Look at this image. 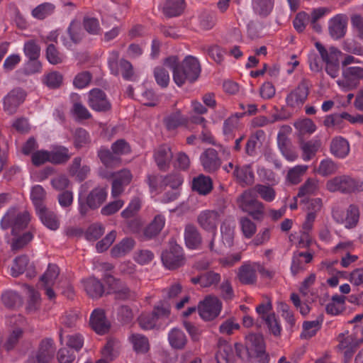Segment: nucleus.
<instances>
[{"label":"nucleus","instance_id":"f257e3e1","mask_svg":"<svg viewBox=\"0 0 363 363\" xmlns=\"http://www.w3.org/2000/svg\"><path fill=\"white\" fill-rule=\"evenodd\" d=\"M164 65L173 72V79L178 86L183 85L186 81L194 82L201 72V65L199 60L193 56H186L179 63L178 57L171 56L164 60Z\"/></svg>","mask_w":363,"mask_h":363},{"label":"nucleus","instance_id":"f03ea898","mask_svg":"<svg viewBox=\"0 0 363 363\" xmlns=\"http://www.w3.org/2000/svg\"><path fill=\"white\" fill-rule=\"evenodd\" d=\"M2 230L11 229V247L16 251L23 247V212L19 207H11L0 220Z\"/></svg>","mask_w":363,"mask_h":363},{"label":"nucleus","instance_id":"7ed1b4c3","mask_svg":"<svg viewBox=\"0 0 363 363\" xmlns=\"http://www.w3.org/2000/svg\"><path fill=\"white\" fill-rule=\"evenodd\" d=\"M239 208L255 220L262 221L265 216V207L259 201L257 195L248 189L244 191L237 199Z\"/></svg>","mask_w":363,"mask_h":363},{"label":"nucleus","instance_id":"20e7f679","mask_svg":"<svg viewBox=\"0 0 363 363\" xmlns=\"http://www.w3.org/2000/svg\"><path fill=\"white\" fill-rule=\"evenodd\" d=\"M40 46L35 40H30L24 43V74L32 75L40 72Z\"/></svg>","mask_w":363,"mask_h":363},{"label":"nucleus","instance_id":"39448f33","mask_svg":"<svg viewBox=\"0 0 363 363\" xmlns=\"http://www.w3.org/2000/svg\"><path fill=\"white\" fill-rule=\"evenodd\" d=\"M104 281L107 286V293L113 294L116 300L125 301L136 299V292L130 289L121 279L114 277L111 274H106Z\"/></svg>","mask_w":363,"mask_h":363},{"label":"nucleus","instance_id":"423d86ee","mask_svg":"<svg viewBox=\"0 0 363 363\" xmlns=\"http://www.w3.org/2000/svg\"><path fill=\"white\" fill-rule=\"evenodd\" d=\"M55 341L52 337L42 339L36 352L28 354L26 363H50L55 355Z\"/></svg>","mask_w":363,"mask_h":363},{"label":"nucleus","instance_id":"0eeeda50","mask_svg":"<svg viewBox=\"0 0 363 363\" xmlns=\"http://www.w3.org/2000/svg\"><path fill=\"white\" fill-rule=\"evenodd\" d=\"M246 348L249 354L258 359L259 363H269V356L266 352V345L262 335L252 333L247 336Z\"/></svg>","mask_w":363,"mask_h":363},{"label":"nucleus","instance_id":"6e6552de","mask_svg":"<svg viewBox=\"0 0 363 363\" xmlns=\"http://www.w3.org/2000/svg\"><path fill=\"white\" fill-rule=\"evenodd\" d=\"M163 264L169 269H175L184 264V255L182 247L174 241L169 242V249L162 253Z\"/></svg>","mask_w":363,"mask_h":363},{"label":"nucleus","instance_id":"1a4fd4ad","mask_svg":"<svg viewBox=\"0 0 363 363\" xmlns=\"http://www.w3.org/2000/svg\"><path fill=\"white\" fill-rule=\"evenodd\" d=\"M107 192L105 188L96 187L87 195L86 201H79V212L85 216L89 209L95 210L99 208L106 201Z\"/></svg>","mask_w":363,"mask_h":363},{"label":"nucleus","instance_id":"9d476101","mask_svg":"<svg viewBox=\"0 0 363 363\" xmlns=\"http://www.w3.org/2000/svg\"><path fill=\"white\" fill-rule=\"evenodd\" d=\"M326 189L330 192L352 193L359 189V182L350 176L342 175L328 180Z\"/></svg>","mask_w":363,"mask_h":363},{"label":"nucleus","instance_id":"9b49d317","mask_svg":"<svg viewBox=\"0 0 363 363\" xmlns=\"http://www.w3.org/2000/svg\"><path fill=\"white\" fill-rule=\"evenodd\" d=\"M359 216V208L354 204L350 205L346 212L339 208H334L333 211V217L335 221L344 225L348 229L354 228L357 226Z\"/></svg>","mask_w":363,"mask_h":363},{"label":"nucleus","instance_id":"f8f14e48","mask_svg":"<svg viewBox=\"0 0 363 363\" xmlns=\"http://www.w3.org/2000/svg\"><path fill=\"white\" fill-rule=\"evenodd\" d=\"M59 274V267L55 264H49L45 272L40 277V289L45 291L50 300H53L56 297L53 288Z\"/></svg>","mask_w":363,"mask_h":363},{"label":"nucleus","instance_id":"ddd939ff","mask_svg":"<svg viewBox=\"0 0 363 363\" xmlns=\"http://www.w3.org/2000/svg\"><path fill=\"white\" fill-rule=\"evenodd\" d=\"M221 308L222 303L218 297L208 296L199 304L198 309L203 319L211 320L219 315Z\"/></svg>","mask_w":363,"mask_h":363},{"label":"nucleus","instance_id":"4468645a","mask_svg":"<svg viewBox=\"0 0 363 363\" xmlns=\"http://www.w3.org/2000/svg\"><path fill=\"white\" fill-rule=\"evenodd\" d=\"M308 94V82L303 79L287 96L286 99V104L290 107L299 108L305 103Z\"/></svg>","mask_w":363,"mask_h":363},{"label":"nucleus","instance_id":"2eb2a0df","mask_svg":"<svg viewBox=\"0 0 363 363\" xmlns=\"http://www.w3.org/2000/svg\"><path fill=\"white\" fill-rule=\"evenodd\" d=\"M68 174L78 182H82L89 176L91 167L83 162L82 157H75L67 168Z\"/></svg>","mask_w":363,"mask_h":363},{"label":"nucleus","instance_id":"dca6fc26","mask_svg":"<svg viewBox=\"0 0 363 363\" xmlns=\"http://www.w3.org/2000/svg\"><path fill=\"white\" fill-rule=\"evenodd\" d=\"M23 103V90L16 88L11 90L3 99L4 110L9 115L17 113Z\"/></svg>","mask_w":363,"mask_h":363},{"label":"nucleus","instance_id":"f3484780","mask_svg":"<svg viewBox=\"0 0 363 363\" xmlns=\"http://www.w3.org/2000/svg\"><path fill=\"white\" fill-rule=\"evenodd\" d=\"M88 104L96 111H108L111 104L107 99L106 94L100 89H93L89 93Z\"/></svg>","mask_w":363,"mask_h":363},{"label":"nucleus","instance_id":"a211bd4d","mask_svg":"<svg viewBox=\"0 0 363 363\" xmlns=\"http://www.w3.org/2000/svg\"><path fill=\"white\" fill-rule=\"evenodd\" d=\"M154 159L160 170H168L173 159L171 147L167 145H160L155 151Z\"/></svg>","mask_w":363,"mask_h":363},{"label":"nucleus","instance_id":"6ab92c4d","mask_svg":"<svg viewBox=\"0 0 363 363\" xmlns=\"http://www.w3.org/2000/svg\"><path fill=\"white\" fill-rule=\"evenodd\" d=\"M201 162L203 169L209 173L215 172L221 165L218 152L213 148H208L204 151L201 156Z\"/></svg>","mask_w":363,"mask_h":363},{"label":"nucleus","instance_id":"aec40b11","mask_svg":"<svg viewBox=\"0 0 363 363\" xmlns=\"http://www.w3.org/2000/svg\"><path fill=\"white\" fill-rule=\"evenodd\" d=\"M302 202L306 203V210L308 211L306 220L303 224V228L306 230H311L316 217V213L320 211L322 208V200L320 199L316 198L307 200L306 201L303 200Z\"/></svg>","mask_w":363,"mask_h":363},{"label":"nucleus","instance_id":"412c9836","mask_svg":"<svg viewBox=\"0 0 363 363\" xmlns=\"http://www.w3.org/2000/svg\"><path fill=\"white\" fill-rule=\"evenodd\" d=\"M186 246L189 249H197L202 243V237L197 227L192 223L185 225L183 233Z\"/></svg>","mask_w":363,"mask_h":363},{"label":"nucleus","instance_id":"4be33fe9","mask_svg":"<svg viewBox=\"0 0 363 363\" xmlns=\"http://www.w3.org/2000/svg\"><path fill=\"white\" fill-rule=\"evenodd\" d=\"M90 325L98 334H105L108 331L110 323L106 318L104 310L98 308L92 312L90 318Z\"/></svg>","mask_w":363,"mask_h":363},{"label":"nucleus","instance_id":"5701e85b","mask_svg":"<svg viewBox=\"0 0 363 363\" xmlns=\"http://www.w3.org/2000/svg\"><path fill=\"white\" fill-rule=\"evenodd\" d=\"M41 222L51 230H56L60 226V220L57 214L46 206L35 210Z\"/></svg>","mask_w":363,"mask_h":363},{"label":"nucleus","instance_id":"b1692460","mask_svg":"<svg viewBox=\"0 0 363 363\" xmlns=\"http://www.w3.org/2000/svg\"><path fill=\"white\" fill-rule=\"evenodd\" d=\"M27 289L26 311L28 315L36 313L40 308L41 298L39 292L30 285H25Z\"/></svg>","mask_w":363,"mask_h":363},{"label":"nucleus","instance_id":"393cba45","mask_svg":"<svg viewBox=\"0 0 363 363\" xmlns=\"http://www.w3.org/2000/svg\"><path fill=\"white\" fill-rule=\"evenodd\" d=\"M165 225V218L161 214L155 216L153 220L143 229V235L146 239L157 237Z\"/></svg>","mask_w":363,"mask_h":363},{"label":"nucleus","instance_id":"a878e982","mask_svg":"<svg viewBox=\"0 0 363 363\" xmlns=\"http://www.w3.org/2000/svg\"><path fill=\"white\" fill-rule=\"evenodd\" d=\"M197 220L203 229L213 230L219 223V214L216 211H205L199 214Z\"/></svg>","mask_w":363,"mask_h":363},{"label":"nucleus","instance_id":"bb28decb","mask_svg":"<svg viewBox=\"0 0 363 363\" xmlns=\"http://www.w3.org/2000/svg\"><path fill=\"white\" fill-rule=\"evenodd\" d=\"M49 152L50 163L55 165L65 164L72 157L69 150L62 145L55 146Z\"/></svg>","mask_w":363,"mask_h":363},{"label":"nucleus","instance_id":"cd10ccee","mask_svg":"<svg viewBox=\"0 0 363 363\" xmlns=\"http://www.w3.org/2000/svg\"><path fill=\"white\" fill-rule=\"evenodd\" d=\"M191 188L200 195H207L213 189V181L210 177L200 174L193 179Z\"/></svg>","mask_w":363,"mask_h":363},{"label":"nucleus","instance_id":"c85d7f7f","mask_svg":"<svg viewBox=\"0 0 363 363\" xmlns=\"http://www.w3.org/2000/svg\"><path fill=\"white\" fill-rule=\"evenodd\" d=\"M168 342L174 350H183L187 344V337L179 328H172L168 333Z\"/></svg>","mask_w":363,"mask_h":363},{"label":"nucleus","instance_id":"c756f323","mask_svg":"<svg viewBox=\"0 0 363 363\" xmlns=\"http://www.w3.org/2000/svg\"><path fill=\"white\" fill-rule=\"evenodd\" d=\"M84 287L86 294L91 298H99L104 292V285L94 277H89L84 280Z\"/></svg>","mask_w":363,"mask_h":363},{"label":"nucleus","instance_id":"7c9ffc66","mask_svg":"<svg viewBox=\"0 0 363 363\" xmlns=\"http://www.w3.org/2000/svg\"><path fill=\"white\" fill-rule=\"evenodd\" d=\"M330 151L335 157H345L350 152V145L347 140L342 137L333 138L330 144Z\"/></svg>","mask_w":363,"mask_h":363},{"label":"nucleus","instance_id":"2f4dec72","mask_svg":"<svg viewBox=\"0 0 363 363\" xmlns=\"http://www.w3.org/2000/svg\"><path fill=\"white\" fill-rule=\"evenodd\" d=\"M135 244L133 238H125L112 247L111 255L115 258L123 257L133 249Z\"/></svg>","mask_w":363,"mask_h":363},{"label":"nucleus","instance_id":"473e14b6","mask_svg":"<svg viewBox=\"0 0 363 363\" xmlns=\"http://www.w3.org/2000/svg\"><path fill=\"white\" fill-rule=\"evenodd\" d=\"M315 45L318 50L323 61L325 62L326 65L339 61L338 57L341 54V52L336 48L330 47L329 50H326L319 42H316Z\"/></svg>","mask_w":363,"mask_h":363},{"label":"nucleus","instance_id":"72a5a7b5","mask_svg":"<svg viewBox=\"0 0 363 363\" xmlns=\"http://www.w3.org/2000/svg\"><path fill=\"white\" fill-rule=\"evenodd\" d=\"M238 277L242 284H254L257 281L256 269L250 264H244L239 268Z\"/></svg>","mask_w":363,"mask_h":363},{"label":"nucleus","instance_id":"f704fd0d","mask_svg":"<svg viewBox=\"0 0 363 363\" xmlns=\"http://www.w3.org/2000/svg\"><path fill=\"white\" fill-rule=\"evenodd\" d=\"M346 20L340 16H336L331 19L329 31L331 36L338 39L345 33Z\"/></svg>","mask_w":363,"mask_h":363},{"label":"nucleus","instance_id":"c9c22d12","mask_svg":"<svg viewBox=\"0 0 363 363\" xmlns=\"http://www.w3.org/2000/svg\"><path fill=\"white\" fill-rule=\"evenodd\" d=\"M184 9V0H167L163 12L167 17L180 15Z\"/></svg>","mask_w":363,"mask_h":363},{"label":"nucleus","instance_id":"e433bc0d","mask_svg":"<svg viewBox=\"0 0 363 363\" xmlns=\"http://www.w3.org/2000/svg\"><path fill=\"white\" fill-rule=\"evenodd\" d=\"M98 156L101 162L107 167H113L121 162V157H118L112 150L103 148L98 152Z\"/></svg>","mask_w":363,"mask_h":363},{"label":"nucleus","instance_id":"4c0bfd02","mask_svg":"<svg viewBox=\"0 0 363 363\" xmlns=\"http://www.w3.org/2000/svg\"><path fill=\"white\" fill-rule=\"evenodd\" d=\"M248 190L252 191L254 195L259 194L263 200L268 202L272 201L276 196L275 190L269 185L256 184Z\"/></svg>","mask_w":363,"mask_h":363},{"label":"nucleus","instance_id":"58836bf2","mask_svg":"<svg viewBox=\"0 0 363 363\" xmlns=\"http://www.w3.org/2000/svg\"><path fill=\"white\" fill-rule=\"evenodd\" d=\"M129 340L134 350L138 353H145L150 349L148 339L141 334L133 333L130 336Z\"/></svg>","mask_w":363,"mask_h":363},{"label":"nucleus","instance_id":"ea45409f","mask_svg":"<svg viewBox=\"0 0 363 363\" xmlns=\"http://www.w3.org/2000/svg\"><path fill=\"white\" fill-rule=\"evenodd\" d=\"M234 175L238 182L242 186L251 185L254 182V174L247 167H236L234 171Z\"/></svg>","mask_w":363,"mask_h":363},{"label":"nucleus","instance_id":"a19ab883","mask_svg":"<svg viewBox=\"0 0 363 363\" xmlns=\"http://www.w3.org/2000/svg\"><path fill=\"white\" fill-rule=\"evenodd\" d=\"M169 71H171L168 67L164 64L162 66H158L154 69V76L157 83L162 87L165 88L168 86L170 75Z\"/></svg>","mask_w":363,"mask_h":363},{"label":"nucleus","instance_id":"79ce46f5","mask_svg":"<svg viewBox=\"0 0 363 363\" xmlns=\"http://www.w3.org/2000/svg\"><path fill=\"white\" fill-rule=\"evenodd\" d=\"M308 169L307 165H297L288 171L286 180L291 184H298Z\"/></svg>","mask_w":363,"mask_h":363},{"label":"nucleus","instance_id":"37998d69","mask_svg":"<svg viewBox=\"0 0 363 363\" xmlns=\"http://www.w3.org/2000/svg\"><path fill=\"white\" fill-rule=\"evenodd\" d=\"M263 320L271 334L275 337L281 335V327L274 313H269L267 316H263Z\"/></svg>","mask_w":363,"mask_h":363},{"label":"nucleus","instance_id":"c03bdc74","mask_svg":"<svg viewBox=\"0 0 363 363\" xmlns=\"http://www.w3.org/2000/svg\"><path fill=\"white\" fill-rule=\"evenodd\" d=\"M30 196L35 210L45 206L44 200L45 199L46 193L41 186L37 185L34 186L32 189Z\"/></svg>","mask_w":363,"mask_h":363},{"label":"nucleus","instance_id":"a18cd8bd","mask_svg":"<svg viewBox=\"0 0 363 363\" xmlns=\"http://www.w3.org/2000/svg\"><path fill=\"white\" fill-rule=\"evenodd\" d=\"M338 169L337 164L330 159L323 160L318 169L317 172L323 176L328 177L335 174Z\"/></svg>","mask_w":363,"mask_h":363},{"label":"nucleus","instance_id":"49530a36","mask_svg":"<svg viewBox=\"0 0 363 363\" xmlns=\"http://www.w3.org/2000/svg\"><path fill=\"white\" fill-rule=\"evenodd\" d=\"M320 322L318 320L313 321H305L303 323V331L301 337L304 339H309L314 336L319 330Z\"/></svg>","mask_w":363,"mask_h":363},{"label":"nucleus","instance_id":"de8ad7c7","mask_svg":"<svg viewBox=\"0 0 363 363\" xmlns=\"http://www.w3.org/2000/svg\"><path fill=\"white\" fill-rule=\"evenodd\" d=\"M46 58L52 65H58L62 62L63 57L54 44H49L47 46Z\"/></svg>","mask_w":363,"mask_h":363},{"label":"nucleus","instance_id":"09e8293b","mask_svg":"<svg viewBox=\"0 0 363 363\" xmlns=\"http://www.w3.org/2000/svg\"><path fill=\"white\" fill-rule=\"evenodd\" d=\"M242 232L245 238H250L256 233L257 227L249 218L244 216L240 219Z\"/></svg>","mask_w":363,"mask_h":363},{"label":"nucleus","instance_id":"8fccbe9b","mask_svg":"<svg viewBox=\"0 0 363 363\" xmlns=\"http://www.w3.org/2000/svg\"><path fill=\"white\" fill-rule=\"evenodd\" d=\"M63 82V76L58 72L48 73L44 79V83L50 89L59 88Z\"/></svg>","mask_w":363,"mask_h":363},{"label":"nucleus","instance_id":"3c124183","mask_svg":"<svg viewBox=\"0 0 363 363\" xmlns=\"http://www.w3.org/2000/svg\"><path fill=\"white\" fill-rule=\"evenodd\" d=\"M32 164L35 167L41 166L46 162L50 163V152L48 150H36L31 154Z\"/></svg>","mask_w":363,"mask_h":363},{"label":"nucleus","instance_id":"603ef678","mask_svg":"<svg viewBox=\"0 0 363 363\" xmlns=\"http://www.w3.org/2000/svg\"><path fill=\"white\" fill-rule=\"evenodd\" d=\"M68 33L71 40L75 43H79L83 38L84 32L82 26L78 22H72L68 28Z\"/></svg>","mask_w":363,"mask_h":363},{"label":"nucleus","instance_id":"864d4df0","mask_svg":"<svg viewBox=\"0 0 363 363\" xmlns=\"http://www.w3.org/2000/svg\"><path fill=\"white\" fill-rule=\"evenodd\" d=\"M55 6L50 3H44L32 11V14L35 18L44 19L47 16L51 14L54 11Z\"/></svg>","mask_w":363,"mask_h":363},{"label":"nucleus","instance_id":"5fc2aeb1","mask_svg":"<svg viewBox=\"0 0 363 363\" xmlns=\"http://www.w3.org/2000/svg\"><path fill=\"white\" fill-rule=\"evenodd\" d=\"M157 320L155 313L152 312L151 313H143L138 318L140 326L144 330L152 329L155 326Z\"/></svg>","mask_w":363,"mask_h":363},{"label":"nucleus","instance_id":"6e6d98bb","mask_svg":"<svg viewBox=\"0 0 363 363\" xmlns=\"http://www.w3.org/2000/svg\"><path fill=\"white\" fill-rule=\"evenodd\" d=\"M138 99L145 106H155L157 105V99L153 91L150 90H145L143 92H137Z\"/></svg>","mask_w":363,"mask_h":363},{"label":"nucleus","instance_id":"4d7b16f0","mask_svg":"<svg viewBox=\"0 0 363 363\" xmlns=\"http://www.w3.org/2000/svg\"><path fill=\"white\" fill-rule=\"evenodd\" d=\"M182 176L177 173L169 174L162 179V185L169 186L172 189H177L182 184Z\"/></svg>","mask_w":363,"mask_h":363},{"label":"nucleus","instance_id":"13d9d810","mask_svg":"<svg viewBox=\"0 0 363 363\" xmlns=\"http://www.w3.org/2000/svg\"><path fill=\"white\" fill-rule=\"evenodd\" d=\"M111 150L121 157V155L130 152L131 147L124 139H119L112 144Z\"/></svg>","mask_w":363,"mask_h":363},{"label":"nucleus","instance_id":"bf43d9fd","mask_svg":"<svg viewBox=\"0 0 363 363\" xmlns=\"http://www.w3.org/2000/svg\"><path fill=\"white\" fill-rule=\"evenodd\" d=\"M318 189V181L313 179H308L299 188L297 196L303 197L307 194H312Z\"/></svg>","mask_w":363,"mask_h":363},{"label":"nucleus","instance_id":"052dcab7","mask_svg":"<svg viewBox=\"0 0 363 363\" xmlns=\"http://www.w3.org/2000/svg\"><path fill=\"white\" fill-rule=\"evenodd\" d=\"M89 143V138L87 132L82 128H78L75 130L74 135V145L76 148H81Z\"/></svg>","mask_w":363,"mask_h":363},{"label":"nucleus","instance_id":"680f3d73","mask_svg":"<svg viewBox=\"0 0 363 363\" xmlns=\"http://www.w3.org/2000/svg\"><path fill=\"white\" fill-rule=\"evenodd\" d=\"M154 259V254L149 250H139L135 252L134 259L139 264H148Z\"/></svg>","mask_w":363,"mask_h":363},{"label":"nucleus","instance_id":"e2e57ef3","mask_svg":"<svg viewBox=\"0 0 363 363\" xmlns=\"http://www.w3.org/2000/svg\"><path fill=\"white\" fill-rule=\"evenodd\" d=\"M319 144L318 143H313L311 141L302 143L301 147L303 152V158L304 160H309L313 156L315 155Z\"/></svg>","mask_w":363,"mask_h":363},{"label":"nucleus","instance_id":"0e129e2a","mask_svg":"<svg viewBox=\"0 0 363 363\" xmlns=\"http://www.w3.org/2000/svg\"><path fill=\"white\" fill-rule=\"evenodd\" d=\"M116 238V232L111 231L104 239L96 243V247L98 252H102L106 251L115 241Z\"/></svg>","mask_w":363,"mask_h":363},{"label":"nucleus","instance_id":"69168bd1","mask_svg":"<svg viewBox=\"0 0 363 363\" xmlns=\"http://www.w3.org/2000/svg\"><path fill=\"white\" fill-rule=\"evenodd\" d=\"M83 26L84 29L91 35L99 34L101 30L99 21L96 18H84Z\"/></svg>","mask_w":363,"mask_h":363},{"label":"nucleus","instance_id":"338daca9","mask_svg":"<svg viewBox=\"0 0 363 363\" xmlns=\"http://www.w3.org/2000/svg\"><path fill=\"white\" fill-rule=\"evenodd\" d=\"M91 74L88 71L79 73L74 78L73 84L75 87L82 89L86 86L91 80Z\"/></svg>","mask_w":363,"mask_h":363},{"label":"nucleus","instance_id":"774afa93","mask_svg":"<svg viewBox=\"0 0 363 363\" xmlns=\"http://www.w3.org/2000/svg\"><path fill=\"white\" fill-rule=\"evenodd\" d=\"M76 357L72 352L65 347L60 348L57 352L59 363H72Z\"/></svg>","mask_w":363,"mask_h":363}]
</instances>
